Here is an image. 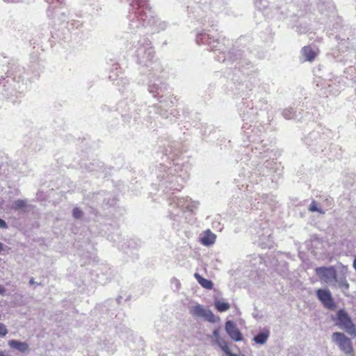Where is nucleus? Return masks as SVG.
<instances>
[{
    "instance_id": "nucleus-11",
    "label": "nucleus",
    "mask_w": 356,
    "mask_h": 356,
    "mask_svg": "<svg viewBox=\"0 0 356 356\" xmlns=\"http://www.w3.org/2000/svg\"><path fill=\"white\" fill-rule=\"evenodd\" d=\"M269 337H270L269 330L264 329V330H261L258 334L254 336L252 339V341L259 345L263 346L266 343Z\"/></svg>"
},
{
    "instance_id": "nucleus-2",
    "label": "nucleus",
    "mask_w": 356,
    "mask_h": 356,
    "mask_svg": "<svg viewBox=\"0 0 356 356\" xmlns=\"http://www.w3.org/2000/svg\"><path fill=\"white\" fill-rule=\"evenodd\" d=\"M332 340L339 347L340 350L348 355L353 356V348L350 339L342 333L334 332L332 334Z\"/></svg>"
},
{
    "instance_id": "nucleus-14",
    "label": "nucleus",
    "mask_w": 356,
    "mask_h": 356,
    "mask_svg": "<svg viewBox=\"0 0 356 356\" xmlns=\"http://www.w3.org/2000/svg\"><path fill=\"white\" fill-rule=\"evenodd\" d=\"M194 277L203 288L207 289H211L213 288V284L211 280L204 278L198 273H195Z\"/></svg>"
},
{
    "instance_id": "nucleus-20",
    "label": "nucleus",
    "mask_w": 356,
    "mask_h": 356,
    "mask_svg": "<svg viewBox=\"0 0 356 356\" xmlns=\"http://www.w3.org/2000/svg\"><path fill=\"white\" fill-rule=\"evenodd\" d=\"M7 224L6 222L0 218V228L6 229L7 228Z\"/></svg>"
},
{
    "instance_id": "nucleus-3",
    "label": "nucleus",
    "mask_w": 356,
    "mask_h": 356,
    "mask_svg": "<svg viewBox=\"0 0 356 356\" xmlns=\"http://www.w3.org/2000/svg\"><path fill=\"white\" fill-rule=\"evenodd\" d=\"M337 325L341 329L345 330L349 334L353 336L356 335V330L353 325L350 317L343 309H341L337 312Z\"/></svg>"
},
{
    "instance_id": "nucleus-17",
    "label": "nucleus",
    "mask_w": 356,
    "mask_h": 356,
    "mask_svg": "<svg viewBox=\"0 0 356 356\" xmlns=\"http://www.w3.org/2000/svg\"><path fill=\"white\" fill-rule=\"evenodd\" d=\"M8 333L7 327L2 323H0V338L5 337Z\"/></svg>"
},
{
    "instance_id": "nucleus-8",
    "label": "nucleus",
    "mask_w": 356,
    "mask_h": 356,
    "mask_svg": "<svg viewBox=\"0 0 356 356\" xmlns=\"http://www.w3.org/2000/svg\"><path fill=\"white\" fill-rule=\"evenodd\" d=\"M318 298L327 308L334 307V301L331 293L327 289H318L316 292Z\"/></svg>"
},
{
    "instance_id": "nucleus-6",
    "label": "nucleus",
    "mask_w": 356,
    "mask_h": 356,
    "mask_svg": "<svg viewBox=\"0 0 356 356\" xmlns=\"http://www.w3.org/2000/svg\"><path fill=\"white\" fill-rule=\"evenodd\" d=\"M211 338L213 342L217 344L226 355L229 356H238L230 352L226 341L220 334V329H216L213 331Z\"/></svg>"
},
{
    "instance_id": "nucleus-12",
    "label": "nucleus",
    "mask_w": 356,
    "mask_h": 356,
    "mask_svg": "<svg viewBox=\"0 0 356 356\" xmlns=\"http://www.w3.org/2000/svg\"><path fill=\"white\" fill-rule=\"evenodd\" d=\"M178 207L181 208H186L188 211H193L194 209L197 208L198 202L193 201L191 199H180L177 203Z\"/></svg>"
},
{
    "instance_id": "nucleus-23",
    "label": "nucleus",
    "mask_w": 356,
    "mask_h": 356,
    "mask_svg": "<svg viewBox=\"0 0 356 356\" xmlns=\"http://www.w3.org/2000/svg\"><path fill=\"white\" fill-rule=\"evenodd\" d=\"M5 250V246L4 245L0 242V254L2 253L3 251Z\"/></svg>"
},
{
    "instance_id": "nucleus-5",
    "label": "nucleus",
    "mask_w": 356,
    "mask_h": 356,
    "mask_svg": "<svg viewBox=\"0 0 356 356\" xmlns=\"http://www.w3.org/2000/svg\"><path fill=\"white\" fill-rule=\"evenodd\" d=\"M225 329L227 334L233 341H241L243 340V334L232 321H227L225 323Z\"/></svg>"
},
{
    "instance_id": "nucleus-7",
    "label": "nucleus",
    "mask_w": 356,
    "mask_h": 356,
    "mask_svg": "<svg viewBox=\"0 0 356 356\" xmlns=\"http://www.w3.org/2000/svg\"><path fill=\"white\" fill-rule=\"evenodd\" d=\"M318 54V50L311 46H305L300 50V59L302 61L312 62Z\"/></svg>"
},
{
    "instance_id": "nucleus-10",
    "label": "nucleus",
    "mask_w": 356,
    "mask_h": 356,
    "mask_svg": "<svg viewBox=\"0 0 356 356\" xmlns=\"http://www.w3.org/2000/svg\"><path fill=\"white\" fill-rule=\"evenodd\" d=\"M8 345L10 348L21 353H26L29 350V346L26 342L11 339L8 341Z\"/></svg>"
},
{
    "instance_id": "nucleus-16",
    "label": "nucleus",
    "mask_w": 356,
    "mask_h": 356,
    "mask_svg": "<svg viewBox=\"0 0 356 356\" xmlns=\"http://www.w3.org/2000/svg\"><path fill=\"white\" fill-rule=\"evenodd\" d=\"M13 205L15 209H22L26 205V201L24 200H17L14 202Z\"/></svg>"
},
{
    "instance_id": "nucleus-9",
    "label": "nucleus",
    "mask_w": 356,
    "mask_h": 356,
    "mask_svg": "<svg viewBox=\"0 0 356 356\" xmlns=\"http://www.w3.org/2000/svg\"><path fill=\"white\" fill-rule=\"evenodd\" d=\"M216 240V235L210 229L203 232L200 236V243L207 247L213 245Z\"/></svg>"
},
{
    "instance_id": "nucleus-15",
    "label": "nucleus",
    "mask_w": 356,
    "mask_h": 356,
    "mask_svg": "<svg viewBox=\"0 0 356 356\" xmlns=\"http://www.w3.org/2000/svg\"><path fill=\"white\" fill-rule=\"evenodd\" d=\"M214 307L219 312H225L230 308L229 304L222 300H216Z\"/></svg>"
},
{
    "instance_id": "nucleus-18",
    "label": "nucleus",
    "mask_w": 356,
    "mask_h": 356,
    "mask_svg": "<svg viewBox=\"0 0 356 356\" xmlns=\"http://www.w3.org/2000/svg\"><path fill=\"white\" fill-rule=\"evenodd\" d=\"M82 216L83 213L81 209H79V208H74L73 209V216L75 218H80L82 217Z\"/></svg>"
},
{
    "instance_id": "nucleus-21",
    "label": "nucleus",
    "mask_w": 356,
    "mask_h": 356,
    "mask_svg": "<svg viewBox=\"0 0 356 356\" xmlns=\"http://www.w3.org/2000/svg\"><path fill=\"white\" fill-rule=\"evenodd\" d=\"M0 356H12V355L6 350H0Z\"/></svg>"
},
{
    "instance_id": "nucleus-1",
    "label": "nucleus",
    "mask_w": 356,
    "mask_h": 356,
    "mask_svg": "<svg viewBox=\"0 0 356 356\" xmlns=\"http://www.w3.org/2000/svg\"><path fill=\"white\" fill-rule=\"evenodd\" d=\"M190 314L194 317L202 318L204 320L214 323L216 318L211 310L205 308L200 304H195L189 307Z\"/></svg>"
},
{
    "instance_id": "nucleus-19",
    "label": "nucleus",
    "mask_w": 356,
    "mask_h": 356,
    "mask_svg": "<svg viewBox=\"0 0 356 356\" xmlns=\"http://www.w3.org/2000/svg\"><path fill=\"white\" fill-rule=\"evenodd\" d=\"M309 210L312 211H319V210L318 209V208L314 202H313L310 205Z\"/></svg>"
},
{
    "instance_id": "nucleus-13",
    "label": "nucleus",
    "mask_w": 356,
    "mask_h": 356,
    "mask_svg": "<svg viewBox=\"0 0 356 356\" xmlns=\"http://www.w3.org/2000/svg\"><path fill=\"white\" fill-rule=\"evenodd\" d=\"M332 285L341 289L343 293H345L349 288V284L346 278L343 276L339 277L337 276L336 280H334Z\"/></svg>"
},
{
    "instance_id": "nucleus-4",
    "label": "nucleus",
    "mask_w": 356,
    "mask_h": 356,
    "mask_svg": "<svg viewBox=\"0 0 356 356\" xmlns=\"http://www.w3.org/2000/svg\"><path fill=\"white\" fill-rule=\"evenodd\" d=\"M316 273L323 282L331 285L337 277L336 270L332 266L316 268Z\"/></svg>"
},
{
    "instance_id": "nucleus-22",
    "label": "nucleus",
    "mask_w": 356,
    "mask_h": 356,
    "mask_svg": "<svg viewBox=\"0 0 356 356\" xmlns=\"http://www.w3.org/2000/svg\"><path fill=\"white\" fill-rule=\"evenodd\" d=\"M5 292H6L5 287L0 285V295H4Z\"/></svg>"
}]
</instances>
